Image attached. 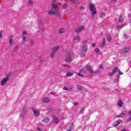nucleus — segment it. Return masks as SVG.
Returning <instances> with one entry per match:
<instances>
[{
    "instance_id": "obj_34",
    "label": "nucleus",
    "mask_w": 131,
    "mask_h": 131,
    "mask_svg": "<svg viewBox=\"0 0 131 131\" xmlns=\"http://www.w3.org/2000/svg\"><path fill=\"white\" fill-rule=\"evenodd\" d=\"M72 75H73V74L70 72H68L67 73V76H72Z\"/></svg>"
},
{
    "instance_id": "obj_14",
    "label": "nucleus",
    "mask_w": 131,
    "mask_h": 131,
    "mask_svg": "<svg viewBox=\"0 0 131 131\" xmlns=\"http://www.w3.org/2000/svg\"><path fill=\"white\" fill-rule=\"evenodd\" d=\"M106 40H107V41H112V37H111V34H107Z\"/></svg>"
},
{
    "instance_id": "obj_47",
    "label": "nucleus",
    "mask_w": 131,
    "mask_h": 131,
    "mask_svg": "<svg viewBox=\"0 0 131 131\" xmlns=\"http://www.w3.org/2000/svg\"><path fill=\"white\" fill-rule=\"evenodd\" d=\"M83 9H84V7L83 6H81L80 7V10H83Z\"/></svg>"
},
{
    "instance_id": "obj_4",
    "label": "nucleus",
    "mask_w": 131,
    "mask_h": 131,
    "mask_svg": "<svg viewBox=\"0 0 131 131\" xmlns=\"http://www.w3.org/2000/svg\"><path fill=\"white\" fill-rule=\"evenodd\" d=\"M72 53L70 51H67L66 53V62H71L72 61V58H71V55Z\"/></svg>"
},
{
    "instance_id": "obj_51",
    "label": "nucleus",
    "mask_w": 131,
    "mask_h": 131,
    "mask_svg": "<svg viewBox=\"0 0 131 131\" xmlns=\"http://www.w3.org/2000/svg\"><path fill=\"white\" fill-rule=\"evenodd\" d=\"M92 47H96V43H93V44H92Z\"/></svg>"
},
{
    "instance_id": "obj_55",
    "label": "nucleus",
    "mask_w": 131,
    "mask_h": 131,
    "mask_svg": "<svg viewBox=\"0 0 131 131\" xmlns=\"http://www.w3.org/2000/svg\"><path fill=\"white\" fill-rule=\"evenodd\" d=\"M40 62H42V60H41V59L40 60Z\"/></svg>"
},
{
    "instance_id": "obj_39",
    "label": "nucleus",
    "mask_w": 131,
    "mask_h": 131,
    "mask_svg": "<svg viewBox=\"0 0 131 131\" xmlns=\"http://www.w3.org/2000/svg\"><path fill=\"white\" fill-rule=\"evenodd\" d=\"M127 121H131V114L129 116V118L127 119Z\"/></svg>"
},
{
    "instance_id": "obj_3",
    "label": "nucleus",
    "mask_w": 131,
    "mask_h": 131,
    "mask_svg": "<svg viewBox=\"0 0 131 131\" xmlns=\"http://www.w3.org/2000/svg\"><path fill=\"white\" fill-rule=\"evenodd\" d=\"M60 49V47L56 46L52 48V52L50 53V58H54L55 57V54H56V52L58 51Z\"/></svg>"
},
{
    "instance_id": "obj_20",
    "label": "nucleus",
    "mask_w": 131,
    "mask_h": 131,
    "mask_svg": "<svg viewBox=\"0 0 131 131\" xmlns=\"http://www.w3.org/2000/svg\"><path fill=\"white\" fill-rule=\"evenodd\" d=\"M42 101L45 103H49V102H50V99L47 97H45L43 99Z\"/></svg>"
},
{
    "instance_id": "obj_56",
    "label": "nucleus",
    "mask_w": 131,
    "mask_h": 131,
    "mask_svg": "<svg viewBox=\"0 0 131 131\" xmlns=\"http://www.w3.org/2000/svg\"><path fill=\"white\" fill-rule=\"evenodd\" d=\"M117 92H119V90H117Z\"/></svg>"
},
{
    "instance_id": "obj_21",
    "label": "nucleus",
    "mask_w": 131,
    "mask_h": 131,
    "mask_svg": "<svg viewBox=\"0 0 131 131\" xmlns=\"http://www.w3.org/2000/svg\"><path fill=\"white\" fill-rule=\"evenodd\" d=\"M118 73L117 75V78H119V77H120V75H121L122 74H123V73H122L120 71L118 70Z\"/></svg>"
},
{
    "instance_id": "obj_23",
    "label": "nucleus",
    "mask_w": 131,
    "mask_h": 131,
    "mask_svg": "<svg viewBox=\"0 0 131 131\" xmlns=\"http://www.w3.org/2000/svg\"><path fill=\"white\" fill-rule=\"evenodd\" d=\"M105 43H106V39L105 38H103L101 47H104V46H105Z\"/></svg>"
},
{
    "instance_id": "obj_33",
    "label": "nucleus",
    "mask_w": 131,
    "mask_h": 131,
    "mask_svg": "<svg viewBox=\"0 0 131 131\" xmlns=\"http://www.w3.org/2000/svg\"><path fill=\"white\" fill-rule=\"evenodd\" d=\"M95 75H98V74H100V71L97 70L94 72Z\"/></svg>"
},
{
    "instance_id": "obj_38",
    "label": "nucleus",
    "mask_w": 131,
    "mask_h": 131,
    "mask_svg": "<svg viewBox=\"0 0 131 131\" xmlns=\"http://www.w3.org/2000/svg\"><path fill=\"white\" fill-rule=\"evenodd\" d=\"M114 81V82H118V81H119V78H117Z\"/></svg>"
},
{
    "instance_id": "obj_32",
    "label": "nucleus",
    "mask_w": 131,
    "mask_h": 131,
    "mask_svg": "<svg viewBox=\"0 0 131 131\" xmlns=\"http://www.w3.org/2000/svg\"><path fill=\"white\" fill-rule=\"evenodd\" d=\"M123 27H124V24H123L122 26L118 25L117 26V29H119V28H122Z\"/></svg>"
},
{
    "instance_id": "obj_52",
    "label": "nucleus",
    "mask_w": 131,
    "mask_h": 131,
    "mask_svg": "<svg viewBox=\"0 0 131 131\" xmlns=\"http://www.w3.org/2000/svg\"><path fill=\"white\" fill-rule=\"evenodd\" d=\"M23 35H24V34H27V32H23Z\"/></svg>"
},
{
    "instance_id": "obj_53",
    "label": "nucleus",
    "mask_w": 131,
    "mask_h": 131,
    "mask_svg": "<svg viewBox=\"0 0 131 131\" xmlns=\"http://www.w3.org/2000/svg\"><path fill=\"white\" fill-rule=\"evenodd\" d=\"M78 103H74V105H75V106H77V105H78Z\"/></svg>"
},
{
    "instance_id": "obj_11",
    "label": "nucleus",
    "mask_w": 131,
    "mask_h": 131,
    "mask_svg": "<svg viewBox=\"0 0 131 131\" xmlns=\"http://www.w3.org/2000/svg\"><path fill=\"white\" fill-rule=\"evenodd\" d=\"M85 68L88 71H89L90 73H94V70L90 66H87Z\"/></svg>"
},
{
    "instance_id": "obj_43",
    "label": "nucleus",
    "mask_w": 131,
    "mask_h": 131,
    "mask_svg": "<svg viewBox=\"0 0 131 131\" xmlns=\"http://www.w3.org/2000/svg\"><path fill=\"white\" fill-rule=\"evenodd\" d=\"M14 50L15 51H18V46L15 47V48H14Z\"/></svg>"
},
{
    "instance_id": "obj_37",
    "label": "nucleus",
    "mask_w": 131,
    "mask_h": 131,
    "mask_svg": "<svg viewBox=\"0 0 131 131\" xmlns=\"http://www.w3.org/2000/svg\"><path fill=\"white\" fill-rule=\"evenodd\" d=\"M83 112H84V110L83 108L81 109V110L80 111V114H82V113H83Z\"/></svg>"
},
{
    "instance_id": "obj_8",
    "label": "nucleus",
    "mask_w": 131,
    "mask_h": 131,
    "mask_svg": "<svg viewBox=\"0 0 131 131\" xmlns=\"http://www.w3.org/2000/svg\"><path fill=\"white\" fill-rule=\"evenodd\" d=\"M52 118L53 119V121H54V123H55L56 124H58L59 121V119L57 117H56L55 115H52Z\"/></svg>"
},
{
    "instance_id": "obj_41",
    "label": "nucleus",
    "mask_w": 131,
    "mask_h": 131,
    "mask_svg": "<svg viewBox=\"0 0 131 131\" xmlns=\"http://www.w3.org/2000/svg\"><path fill=\"white\" fill-rule=\"evenodd\" d=\"M3 36V32L2 31H0V38H2Z\"/></svg>"
},
{
    "instance_id": "obj_10",
    "label": "nucleus",
    "mask_w": 131,
    "mask_h": 131,
    "mask_svg": "<svg viewBox=\"0 0 131 131\" xmlns=\"http://www.w3.org/2000/svg\"><path fill=\"white\" fill-rule=\"evenodd\" d=\"M77 88L78 90H79V91H82V92H86V91H87L86 89L82 87L80 85H77Z\"/></svg>"
},
{
    "instance_id": "obj_40",
    "label": "nucleus",
    "mask_w": 131,
    "mask_h": 131,
    "mask_svg": "<svg viewBox=\"0 0 131 131\" xmlns=\"http://www.w3.org/2000/svg\"><path fill=\"white\" fill-rule=\"evenodd\" d=\"M30 43H31V46H33V43H34V41L33 40H31L30 41Z\"/></svg>"
},
{
    "instance_id": "obj_28",
    "label": "nucleus",
    "mask_w": 131,
    "mask_h": 131,
    "mask_svg": "<svg viewBox=\"0 0 131 131\" xmlns=\"http://www.w3.org/2000/svg\"><path fill=\"white\" fill-rule=\"evenodd\" d=\"M74 39V40H77L78 41H79V40H80V38H79V36H78L77 37H75Z\"/></svg>"
},
{
    "instance_id": "obj_54",
    "label": "nucleus",
    "mask_w": 131,
    "mask_h": 131,
    "mask_svg": "<svg viewBox=\"0 0 131 131\" xmlns=\"http://www.w3.org/2000/svg\"><path fill=\"white\" fill-rule=\"evenodd\" d=\"M71 129H69L68 130V131H71Z\"/></svg>"
},
{
    "instance_id": "obj_16",
    "label": "nucleus",
    "mask_w": 131,
    "mask_h": 131,
    "mask_svg": "<svg viewBox=\"0 0 131 131\" xmlns=\"http://www.w3.org/2000/svg\"><path fill=\"white\" fill-rule=\"evenodd\" d=\"M124 114H125V116H127V115H128L129 116L131 115V111L129 110H126L124 111Z\"/></svg>"
},
{
    "instance_id": "obj_13",
    "label": "nucleus",
    "mask_w": 131,
    "mask_h": 131,
    "mask_svg": "<svg viewBox=\"0 0 131 131\" xmlns=\"http://www.w3.org/2000/svg\"><path fill=\"white\" fill-rule=\"evenodd\" d=\"M121 122H122V120L119 119L117 121H116L114 123V126H118V125H119L120 123H121Z\"/></svg>"
},
{
    "instance_id": "obj_7",
    "label": "nucleus",
    "mask_w": 131,
    "mask_h": 131,
    "mask_svg": "<svg viewBox=\"0 0 131 131\" xmlns=\"http://www.w3.org/2000/svg\"><path fill=\"white\" fill-rule=\"evenodd\" d=\"M9 81V77H7L6 78H4L2 79L1 81V85L3 86V85H5L7 83V82Z\"/></svg>"
},
{
    "instance_id": "obj_46",
    "label": "nucleus",
    "mask_w": 131,
    "mask_h": 131,
    "mask_svg": "<svg viewBox=\"0 0 131 131\" xmlns=\"http://www.w3.org/2000/svg\"><path fill=\"white\" fill-rule=\"evenodd\" d=\"M116 2V0H111L112 4H114Z\"/></svg>"
},
{
    "instance_id": "obj_42",
    "label": "nucleus",
    "mask_w": 131,
    "mask_h": 131,
    "mask_svg": "<svg viewBox=\"0 0 131 131\" xmlns=\"http://www.w3.org/2000/svg\"><path fill=\"white\" fill-rule=\"evenodd\" d=\"M12 43H13V40H12V39H10L9 40V43H10V45H12Z\"/></svg>"
},
{
    "instance_id": "obj_35",
    "label": "nucleus",
    "mask_w": 131,
    "mask_h": 131,
    "mask_svg": "<svg viewBox=\"0 0 131 131\" xmlns=\"http://www.w3.org/2000/svg\"><path fill=\"white\" fill-rule=\"evenodd\" d=\"M100 17L101 18H104V17H105V13L102 12L101 14Z\"/></svg>"
},
{
    "instance_id": "obj_15",
    "label": "nucleus",
    "mask_w": 131,
    "mask_h": 131,
    "mask_svg": "<svg viewBox=\"0 0 131 131\" xmlns=\"http://www.w3.org/2000/svg\"><path fill=\"white\" fill-rule=\"evenodd\" d=\"M84 29V27H80L76 29V32L77 33H79L81 31H82V30Z\"/></svg>"
},
{
    "instance_id": "obj_25",
    "label": "nucleus",
    "mask_w": 131,
    "mask_h": 131,
    "mask_svg": "<svg viewBox=\"0 0 131 131\" xmlns=\"http://www.w3.org/2000/svg\"><path fill=\"white\" fill-rule=\"evenodd\" d=\"M33 113H34V115H35V116H38V115H39V112L35 110L33 111Z\"/></svg>"
},
{
    "instance_id": "obj_49",
    "label": "nucleus",
    "mask_w": 131,
    "mask_h": 131,
    "mask_svg": "<svg viewBox=\"0 0 131 131\" xmlns=\"http://www.w3.org/2000/svg\"><path fill=\"white\" fill-rule=\"evenodd\" d=\"M77 75H79V76H83V75H82L81 74H80V73H78V74H77Z\"/></svg>"
},
{
    "instance_id": "obj_31",
    "label": "nucleus",
    "mask_w": 131,
    "mask_h": 131,
    "mask_svg": "<svg viewBox=\"0 0 131 131\" xmlns=\"http://www.w3.org/2000/svg\"><path fill=\"white\" fill-rule=\"evenodd\" d=\"M123 21V18L122 17V15H120L119 19V22H122Z\"/></svg>"
},
{
    "instance_id": "obj_5",
    "label": "nucleus",
    "mask_w": 131,
    "mask_h": 131,
    "mask_svg": "<svg viewBox=\"0 0 131 131\" xmlns=\"http://www.w3.org/2000/svg\"><path fill=\"white\" fill-rule=\"evenodd\" d=\"M89 7H90V10L92 12L93 15H95V14H97V11L96 9V7H95V6H94V4H90Z\"/></svg>"
},
{
    "instance_id": "obj_30",
    "label": "nucleus",
    "mask_w": 131,
    "mask_h": 131,
    "mask_svg": "<svg viewBox=\"0 0 131 131\" xmlns=\"http://www.w3.org/2000/svg\"><path fill=\"white\" fill-rule=\"evenodd\" d=\"M68 6H67V4H66V3H64V4H63V5H62V8H63V9H67V8H68Z\"/></svg>"
},
{
    "instance_id": "obj_27",
    "label": "nucleus",
    "mask_w": 131,
    "mask_h": 131,
    "mask_svg": "<svg viewBox=\"0 0 131 131\" xmlns=\"http://www.w3.org/2000/svg\"><path fill=\"white\" fill-rule=\"evenodd\" d=\"M95 53H97V54H101V51H100V49L99 48H96L95 50Z\"/></svg>"
},
{
    "instance_id": "obj_9",
    "label": "nucleus",
    "mask_w": 131,
    "mask_h": 131,
    "mask_svg": "<svg viewBox=\"0 0 131 131\" xmlns=\"http://www.w3.org/2000/svg\"><path fill=\"white\" fill-rule=\"evenodd\" d=\"M130 51V46H127L124 48L123 53L125 55V54H127V53H129Z\"/></svg>"
},
{
    "instance_id": "obj_12",
    "label": "nucleus",
    "mask_w": 131,
    "mask_h": 131,
    "mask_svg": "<svg viewBox=\"0 0 131 131\" xmlns=\"http://www.w3.org/2000/svg\"><path fill=\"white\" fill-rule=\"evenodd\" d=\"M26 112H27V110L24 109L19 116V117H22V118H24L25 115L26 114Z\"/></svg>"
},
{
    "instance_id": "obj_2",
    "label": "nucleus",
    "mask_w": 131,
    "mask_h": 131,
    "mask_svg": "<svg viewBox=\"0 0 131 131\" xmlns=\"http://www.w3.org/2000/svg\"><path fill=\"white\" fill-rule=\"evenodd\" d=\"M83 46L81 48V51L83 57L85 56V53L88 52V40H85L83 42Z\"/></svg>"
},
{
    "instance_id": "obj_1",
    "label": "nucleus",
    "mask_w": 131,
    "mask_h": 131,
    "mask_svg": "<svg viewBox=\"0 0 131 131\" xmlns=\"http://www.w3.org/2000/svg\"><path fill=\"white\" fill-rule=\"evenodd\" d=\"M52 3L51 9L48 12V14L51 15V16L54 15L57 17H60V12H59L58 5H57V4H55V1H53Z\"/></svg>"
},
{
    "instance_id": "obj_19",
    "label": "nucleus",
    "mask_w": 131,
    "mask_h": 131,
    "mask_svg": "<svg viewBox=\"0 0 131 131\" xmlns=\"http://www.w3.org/2000/svg\"><path fill=\"white\" fill-rule=\"evenodd\" d=\"M117 117H119V118L125 117V115L124 113H122L121 114L117 115Z\"/></svg>"
},
{
    "instance_id": "obj_44",
    "label": "nucleus",
    "mask_w": 131,
    "mask_h": 131,
    "mask_svg": "<svg viewBox=\"0 0 131 131\" xmlns=\"http://www.w3.org/2000/svg\"><path fill=\"white\" fill-rule=\"evenodd\" d=\"M103 64H101L100 67H99V69H103Z\"/></svg>"
},
{
    "instance_id": "obj_17",
    "label": "nucleus",
    "mask_w": 131,
    "mask_h": 131,
    "mask_svg": "<svg viewBox=\"0 0 131 131\" xmlns=\"http://www.w3.org/2000/svg\"><path fill=\"white\" fill-rule=\"evenodd\" d=\"M79 71L81 73H84V74H85V73H86V69L85 68V67L83 68L82 69L80 70Z\"/></svg>"
},
{
    "instance_id": "obj_6",
    "label": "nucleus",
    "mask_w": 131,
    "mask_h": 131,
    "mask_svg": "<svg viewBox=\"0 0 131 131\" xmlns=\"http://www.w3.org/2000/svg\"><path fill=\"white\" fill-rule=\"evenodd\" d=\"M118 71V67H114L113 72H108V76H113L114 74H115V73H116V72H117Z\"/></svg>"
},
{
    "instance_id": "obj_24",
    "label": "nucleus",
    "mask_w": 131,
    "mask_h": 131,
    "mask_svg": "<svg viewBox=\"0 0 131 131\" xmlns=\"http://www.w3.org/2000/svg\"><path fill=\"white\" fill-rule=\"evenodd\" d=\"M123 102L121 100H119L118 102V105L119 107H122Z\"/></svg>"
},
{
    "instance_id": "obj_50",
    "label": "nucleus",
    "mask_w": 131,
    "mask_h": 131,
    "mask_svg": "<svg viewBox=\"0 0 131 131\" xmlns=\"http://www.w3.org/2000/svg\"><path fill=\"white\" fill-rule=\"evenodd\" d=\"M72 3H75V0H70Z\"/></svg>"
},
{
    "instance_id": "obj_29",
    "label": "nucleus",
    "mask_w": 131,
    "mask_h": 131,
    "mask_svg": "<svg viewBox=\"0 0 131 131\" xmlns=\"http://www.w3.org/2000/svg\"><path fill=\"white\" fill-rule=\"evenodd\" d=\"M63 90H64V91H73V89L72 88L68 89L67 87H63Z\"/></svg>"
},
{
    "instance_id": "obj_22",
    "label": "nucleus",
    "mask_w": 131,
    "mask_h": 131,
    "mask_svg": "<svg viewBox=\"0 0 131 131\" xmlns=\"http://www.w3.org/2000/svg\"><path fill=\"white\" fill-rule=\"evenodd\" d=\"M44 122H46L48 123L50 121V118H49V117H46L43 120Z\"/></svg>"
},
{
    "instance_id": "obj_36",
    "label": "nucleus",
    "mask_w": 131,
    "mask_h": 131,
    "mask_svg": "<svg viewBox=\"0 0 131 131\" xmlns=\"http://www.w3.org/2000/svg\"><path fill=\"white\" fill-rule=\"evenodd\" d=\"M62 66H63V67H68L69 68H70V67H71V66L66 64H62Z\"/></svg>"
},
{
    "instance_id": "obj_26",
    "label": "nucleus",
    "mask_w": 131,
    "mask_h": 131,
    "mask_svg": "<svg viewBox=\"0 0 131 131\" xmlns=\"http://www.w3.org/2000/svg\"><path fill=\"white\" fill-rule=\"evenodd\" d=\"M65 32V29L64 28H60L59 30V33H64Z\"/></svg>"
},
{
    "instance_id": "obj_48",
    "label": "nucleus",
    "mask_w": 131,
    "mask_h": 131,
    "mask_svg": "<svg viewBox=\"0 0 131 131\" xmlns=\"http://www.w3.org/2000/svg\"><path fill=\"white\" fill-rule=\"evenodd\" d=\"M23 40H24V41H26V37H23Z\"/></svg>"
},
{
    "instance_id": "obj_45",
    "label": "nucleus",
    "mask_w": 131,
    "mask_h": 131,
    "mask_svg": "<svg viewBox=\"0 0 131 131\" xmlns=\"http://www.w3.org/2000/svg\"><path fill=\"white\" fill-rule=\"evenodd\" d=\"M51 95H52L53 96H55V95H56V94L55 93V92H52L50 93Z\"/></svg>"
},
{
    "instance_id": "obj_18",
    "label": "nucleus",
    "mask_w": 131,
    "mask_h": 131,
    "mask_svg": "<svg viewBox=\"0 0 131 131\" xmlns=\"http://www.w3.org/2000/svg\"><path fill=\"white\" fill-rule=\"evenodd\" d=\"M33 0H29L28 6H29V7H31V6H33Z\"/></svg>"
}]
</instances>
